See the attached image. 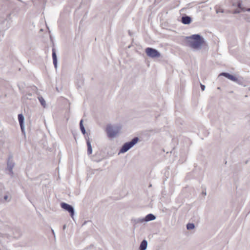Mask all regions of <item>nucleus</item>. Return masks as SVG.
<instances>
[{"mask_svg": "<svg viewBox=\"0 0 250 250\" xmlns=\"http://www.w3.org/2000/svg\"><path fill=\"white\" fill-rule=\"evenodd\" d=\"M184 42L185 45L194 50L201 49L205 43L204 38L199 34H193L190 36L185 37Z\"/></svg>", "mask_w": 250, "mask_h": 250, "instance_id": "nucleus-1", "label": "nucleus"}, {"mask_svg": "<svg viewBox=\"0 0 250 250\" xmlns=\"http://www.w3.org/2000/svg\"><path fill=\"white\" fill-rule=\"evenodd\" d=\"M139 140V139L138 137H135L130 141L124 143L120 149L119 154L125 153L127 152L135 146L138 142Z\"/></svg>", "mask_w": 250, "mask_h": 250, "instance_id": "nucleus-2", "label": "nucleus"}, {"mask_svg": "<svg viewBox=\"0 0 250 250\" xmlns=\"http://www.w3.org/2000/svg\"><path fill=\"white\" fill-rule=\"evenodd\" d=\"M120 128L117 126H113L111 125H107L106 132L109 138H114L119 133Z\"/></svg>", "mask_w": 250, "mask_h": 250, "instance_id": "nucleus-3", "label": "nucleus"}, {"mask_svg": "<svg viewBox=\"0 0 250 250\" xmlns=\"http://www.w3.org/2000/svg\"><path fill=\"white\" fill-rule=\"evenodd\" d=\"M147 56L151 58H157L161 57V53L156 49L152 47H147L145 49Z\"/></svg>", "mask_w": 250, "mask_h": 250, "instance_id": "nucleus-4", "label": "nucleus"}, {"mask_svg": "<svg viewBox=\"0 0 250 250\" xmlns=\"http://www.w3.org/2000/svg\"><path fill=\"white\" fill-rule=\"evenodd\" d=\"M61 207L65 211H68L70 216L73 218L74 213H75V209L74 207L68 204H67L64 202H62L60 204Z\"/></svg>", "mask_w": 250, "mask_h": 250, "instance_id": "nucleus-5", "label": "nucleus"}, {"mask_svg": "<svg viewBox=\"0 0 250 250\" xmlns=\"http://www.w3.org/2000/svg\"><path fill=\"white\" fill-rule=\"evenodd\" d=\"M232 5L237 7L238 9L234 10L233 11V14H238L241 12L246 11L245 8L242 6V1L238 0L237 2H232Z\"/></svg>", "mask_w": 250, "mask_h": 250, "instance_id": "nucleus-6", "label": "nucleus"}, {"mask_svg": "<svg viewBox=\"0 0 250 250\" xmlns=\"http://www.w3.org/2000/svg\"><path fill=\"white\" fill-rule=\"evenodd\" d=\"M18 118L19 122V124L21 127V130L22 133L25 135V127H24V117L22 114H19L18 115Z\"/></svg>", "mask_w": 250, "mask_h": 250, "instance_id": "nucleus-7", "label": "nucleus"}, {"mask_svg": "<svg viewBox=\"0 0 250 250\" xmlns=\"http://www.w3.org/2000/svg\"><path fill=\"white\" fill-rule=\"evenodd\" d=\"M219 76H223L231 81L237 83H239V80L235 76L230 74L228 72H222L220 74Z\"/></svg>", "mask_w": 250, "mask_h": 250, "instance_id": "nucleus-8", "label": "nucleus"}, {"mask_svg": "<svg viewBox=\"0 0 250 250\" xmlns=\"http://www.w3.org/2000/svg\"><path fill=\"white\" fill-rule=\"evenodd\" d=\"M191 21V17L188 15H185L181 18V22L184 24H189Z\"/></svg>", "mask_w": 250, "mask_h": 250, "instance_id": "nucleus-9", "label": "nucleus"}, {"mask_svg": "<svg viewBox=\"0 0 250 250\" xmlns=\"http://www.w3.org/2000/svg\"><path fill=\"white\" fill-rule=\"evenodd\" d=\"M52 59H53V62L54 67L56 69H57L58 60H57V54H56V50L54 48H52Z\"/></svg>", "mask_w": 250, "mask_h": 250, "instance_id": "nucleus-10", "label": "nucleus"}, {"mask_svg": "<svg viewBox=\"0 0 250 250\" xmlns=\"http://www.w3.org/2000/svg\"><path fill=\"white\" fill-rule=\"evenodd\" d=\"M85 139L86 140V145L87 146V154L90 155L92 153V148L89 141V138L88 137L87 138L85 137Z\"/></svg>", "mask_w": 250, "mask_h": 250, "instance_id": "nucleus-11", "label": "nucleus"}, {"mask_svg": "<svg viewBox=\"0 0 250 250\" xmlns=\"http://www.w3.org/2000/svg\"><path fill=\"white\" fill-rule=\"evenodd\" d=\"M144 218L145 222H147L150 221L154 220L156 219V216L152 213H149L146 215Z\"/></svg>", "mask_w": 250, "mask_h": 250, "instance_id": "nucleus-12", "label": "nucleus"}, {"mask_svg": "<svg viewBox=\"0 0 250 250\" xmlns=\"http://www.w3.org/2000/svg\"><path fill=\"white\" fill-rule=\"evenodd\" d=\"M147 246V242L146 240L144 239L141 242L139 246V250H146Z\"/></svg>", "mask_w": 250, "mask_h": 250, "instance_id": "nucleus-13", "label": "nucleus"}, {"mask_svg": "<svg viewBox=\"0 0 250 250\" xmlns=\"http://www.w3.org/2000/svg\"><path fill=\"white\" fill-rule=\"evenodd\" d=\"M131 222L134 224V225H135L138 223H142L145 222V220L144 218H138L131 219Z\"/></svg>", "mask_w": 250, "mask_h": 250, "instance_id": "nucleus-14", "label": "nucleus"}, {"mask_svg": "<svg viewBox=\"0 0 250 250\" xmlns=\"http://www.w3.org/2000/svg\"><path fill=\"white\" fill-rule=\"evenodd\" d=\"M80 128L82 133L84 135L86 133V131L84 125H83V120L82 119L80 122Z\"/></svg>", "mask_w": 250, "mask_h": 250, "instance_id": "nucleus-15", "label": "nucleus"}, {"mask_svg": "<svg viewBox=\"0 0 250 250\" xmlns=\"http://www.w3.org/2000/svg\"><path fill=\"white\" fill-rule=\"evenodd\" d=\"M241 16L246 21H247V22H250V15L246 14H242L241 15Z\"/></svg>", "mask_w": 250, "mask_h": 250, "instance_id": "nucleus-16", "label": "nucleus"}, {"mask_svg": "<svg viewBox=\"0 0 250 250\" xmlns=\"http://www.w3.org/2000/svg\"><path fill=\"white\" fill-rule=\"evenodd\" d=\"M195 228V225L193 223H188L187 225V229L188 230H191Z\"/></svg>", "mask_w": 250, "mask_h": 250, "instance_id": "nucleus-17", "label": "nucleus"}, {"mask_svg": "<svg viewBox=\"0 0 250 250\" xmlns=\"http://www.w3.org/2000/svg\"><path fill=\"white\" fill-rule=\"evenodd\" d=\"M39 100L42 106H45V101L42 97H39Z\"/></svg>", "mask_w": 250, "mask_h": 250, "instance_id": "nucleus-18", "label": "nucleus"}, {"mask_svg": "<svg viewBox=\"0 0 250 250\" xmlns=\"http://www.w3.org/2000/svg\"><path fill=\"white\" fill-rule=\"evenodd\" d=\"M216 11L217 13H218L219 12L224 13V10L221 8L217 9Z\"/></svg>", "mask_w": 250, "mask_h": 250, "instance_id": "nucleus-19", "label": "nucleus"}, {"mask_svg": "<svg viewBox=\"0 0 250 250\" xmlns=\"http://www.w3.org/2000/svg\"><path fill=\"white\" fill-rule=\"evenodd\" d=\"M200 87H201V89L202 91H204L206 87L205 85L202 83H200Z\"/></svg>", "mask_w": 250, "mask_h": 250, "instance_id": "nucleus-20", "label": "nucleus"}, {"mask_svg": "<svg viewBox=\"0 0 250 250\" xmlns=\"http://www.w3.org/2000/svg\"><path fill=\"white\" fill-rule=\"evenodd\" d=\"M8 198V196L7 195L5 196L4 197L5 201H6L7 200Z\"/></svg>", "mask_w": 250, "mask_h": 250, "instance_id": "nucleus-21", "label": "nucleus"}, {"mask_svg": "<svg viewBox=\"0 0 250 250\" xmlns=\"http://www.w3.org/2000/svg\"><path fill=\"white\" fill-rule=\"evenodd\" d=\"M246 11L250 12V8H245Z\"/></svg>", "mask_w": 250, "mask_h": 250, "instance_id": "nucleus-22", "label": "nucleus"}, {"mask_svg": "<svg viewBox=\"0 0 250 250\" xmlns=\"http://www.w3.org/2000/svg\"><path fill=\"white\" fill-rule=\"evenodd\" d=\"M65 227H66V226L65 225H64L63 226V229H65Z\"/></svg>", "mask_w": 250, "mask_h": 250, "instance_id": "nucleus-23", "label": "nucleus"}, {"mask_svg": "<svg viewBox=\"0 0 250 250\" xmlns=\"http://www.w3.org/2000/svg\"><path fill=\"white\" fill-rule=\"evenodd\" d=\"M202 194H203L204 195H206V192H203Z\"/></svg>", "mask_w": 250, "mask_h": 250, "instance_id": "nucleus-24", "label": "nucleus"}, {"mask_svg": "<svg viewBox=\"0 0 250 250\" xmlns=\"http://www.w3.org/2000/svg\"><path fill=\"white\" fill-rule=\"evenodd\" d=\"M52 232L53 234H54V231L53 229H52Z\"/></svg>", "mask_w": 250, "mask_h": 250, "instance_id": "nucleus-25", "label": "nucleus"}, {"mask_svg": "<svg viewBox=\"0 0 250 250\" xmlns=\"http://www.w3.org/2000/svg\"><path fill=\"white\" fill-rule=\"evenodd\" d=\"M151 186H152V185H151V184H150V185H149V187H151Z\"/></svg>", "mask_w": 250, "mask_h": 250, "instance_id": "nucleus-26", "label": "nucleus"}, {"mask_svg": "<svg viewBox=\"0 0 250 250\" xmlns=\"http://www.w3.org/2000/svg\"><path fill=\"white\" fill-rule=\"evenodd\" d=\"M28 95L31 96H32V94H28Z\"/></svg>", "mask_w": 250, "mask_h": 250, "instance_id": "nucleus-27", "label": "nucleus"}]
</instances>
